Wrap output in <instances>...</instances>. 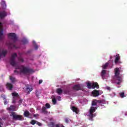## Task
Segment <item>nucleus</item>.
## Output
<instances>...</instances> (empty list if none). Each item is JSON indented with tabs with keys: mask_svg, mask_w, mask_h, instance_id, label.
<instances>
[{
	"mask_svg": "<svg viewBox=\"0 0 127 127\" xmlns=\"http://www.w3.org/2000/svg\"><path fill=\"white\" fill-rule=\"evenodd\" d=\"M120 68H121V67H116L114 68L115 76L116 77V82L117 84H120L123 81L121 76H120Z\"/></svg>",
	"mask_w": 127,
	"mask_h": 127,
	"instance_id": "nucleus-1",
	"label": "nucleus"
},
{
	"mask_svg": "<svg viewBox=\"0 0 127 127\" xmlns=\"http://www.w3.org/2000/svg\"><path fill=\"white\" fill-rule=\"evenodd\" d=\"M18 68L20 69V72L23 74H28L34 71L32 68H30V67L25 66V65H21L20 67L18 66Z\"/></svg>",
	"mask_w": 127,
	"mask_h": 127,
	"instance_id": "nucleus-2",
	"label": "nucleus"
},
{
	"mask_svg": "<svg viewBox=\"0 0 127 127\" xmlns=\"http://www.w3.org/2000/svg\"><path fill=\"white\" fill-rule=\"evenodd\" d=\"M8 36L10 37L11 38L12 40H13V43L9 42L8 45L11 48H17V47L14 45V43L16 42L17 40V38L16 37V35L15 33H9L8 34Z\"/></svg>",
	"mask_w": 127,
	"mask_h": 127,
	"instance_id": "nucleus-3",
	"label": "nucleus"
},
{
	"mask_svg": "<svg viewBox=\"0 0 127 127\" xmlns=\"http://www.w3.org/2000/svg\"><path fill=\"white\" fill-rule=\"evenodd\" d=\"M97 107H94V106L92 105L90 107V109L89 110V120L93 121L94 117H95L96 115L94 114V113L95 112L96 110H97Z\"/></svg>",
	"mask_w": 127,
	"mask_h": 127,
	"instance_id": "nucleus-4",
	"label": "nucleus"
},
{
	"mask_svg": "<svg viewBox=\"0 0 127 127\" xmlns=\"http://www.w3.org/2000/svg\"><path fill=\"white\" fill-rule=\"evenodd\" d=\"M17 57V54L16 53H14L11 55V56L10 58V64L13 66H15L16 65V63H15V58Z\"/></svg>",
	"mask_w": 127,
	"mask_h": 127,
	"instance_id": "nucleus-5",
	"label": "nucleus"
},
{
	"mask_svg": "<svg viewBox=\"0 0 127 127\" xmlns=\"http://www.w3.org/2000/svg\"><path fill=\"white\" fill-rule=\"evenodd\" d=\"M10 116L12 117L13 120L16 121V120H19V121H21L22 119V116L21 115H17L15 112H11L10 114Z\"/></svg>",
	"mask_w": 127,
	"mask_h": 127,
	"instance_id": "nucleus-6",
	"label": "nucleus"
},
{
	"mask_svg": "<svg viewBox=\"0 0 127 127\" xmlns=\"http://www.w3.org/2000/svg\"><path fill=\"white\" fill-rule=\"evenodd\" d=\"M87 85L88 88L89 89L99 88V85L98 82H93V83L88 82L87 84Z\"/></svg>",
	"mask_w": 127,
	"mask_h": 127,
	"instance_id": "nucleus-7",
	"label": "nucleus"
},
{
	"mask_svg": "<svg viewBox=\"0 0 127 127\" xmlns=\"http://www.w3.org/2000/svg\"><path fill=\"white\" fill-rule=\"evenodd\" d=\"M105 101L104 100H97V99H95V100H93L92 102V105L94 106H95L97 105V103H99V104H104Z\"/></svg>",
	"mask_w": 127,
	"mask_h": 127,
	"instance_id": "nucleus-8",
	"label": "nucleus"
},
{
	"mask_svg": "<svg viewBox=\"0 0 127 127\" xmlns=\"http://www.w3.org/2000/svg\"><path fill=\"white\" fill-rule=\"evenodd\" d=\"M7 15V12L5 10H2V11H0V18L1 19H3Z\"/></svg>",
	"mask_w": 127,
	"mask_h": 127,
	"instance_id": "nucleus-9",
	"label": "nucleus"
},
{
	"mask_svg": "<svg viewBox=\"0 0 127 127\" xmlns=\"http://www.w3.org/2000/svg\"><path fill=\"white\" fill-rule=\"evenodd\" d=\"M116 64H117L118 63H121V57L119 55V54H117V55H116V58L114 61Z\"/></svg>",
	"mask_w": 127,
	"mask_h": 127,
	"instance_id": "nucleus-10",
	"label": "nucleus"
},
{
	"mask_svg": "<svg viewBox=\"0 0 127 127\" xmlns=\"http://www.w3.org/2000/svg\"><path fill=\"white\" fill-rule=\"evenodd\" d=\"M92 94L93 96L94 97H96L97 96H99L100 95V91L99 90H97V89H94L92 92Z\"/></svg>",
	"mask_w": 127,
	"mask_h": 127,
	"instance_id": "nucleus-11",
	"label": "nucleus"
},
{
	"mask_svg": "<svg viewBox=\"0 0 127 127\" xmlns=\"http://www.w3.org/2000/svg\"><path fill=\"white\" fill-rule=\"evenodd\" d=\"M107 73V70H105V69L103 68L101 72V76L103 79H105L106 77V74Z\"/></svg>",
	"mask_w": 127,
	"mask_h": 127,
	"instance_id": "nucleus-12",
	"label": "nucleus"
},
{
	"mask_svg": "<svg viewBox=\"0 0 127 127\" xmlns=\"http://www.w3.org/2000/svg\"><path fill=\"white\" fill-rule=\"evenodd\" d=\"M6 88L9 89V90H12V88H13V85L12 83H10L9 82H7L6 84Z\"/></svg>",
	"mask_w": 127,
	"mask_h": 127,
	"instance_id": "nucleus-13",
	"label": "nucleus"
},
{
	"mask_svg": "<svg viewBox=\"0 0 127 127\" xmlns=\"http://www.w3.org/2000/svg\"><path fill=\"white\" fill-rule=\"evenodd\" d=\"M73 89L74 90H76V91L81 90V89H82L80 84H76L75 85H74Z\"/></svg>",
	"mask_w": 127,
	"mask_h": 127,
	"instance_id": "nucleus-14",
	"label": "nucleus"
},
{
	"mask_svg": "<svg viewBox=\"0 0 127 127\" xmlns=\"http://www.w3.org/2000/svg\"><path fill=\"white\" fill-rule=\"evenodd\" d=\"M16 107L14 105H10V107L6 108L8 111H15Z\"/></svg>",
	"mask_w": 127,
	"mask_h": 127,
	"instance_id": "nucleus-15",
	"label": "nucleus"
},
{
	"mask_svg": "<svg viewBox=\"0 0 127 127\" xmlns=\"http://www.w3.org/2000/svg\"><path fill=\"white\" fill-rule=\"evenodd\" d=\"M24 116L25 117H29V118H31V114H30L29 111L28 110H26L24 113Z\"/></svg>",
	"mask_w": 127,
	"mask_h": 127,
	"instance_id": "nucleus-16",
	"label": "nucleus"
},
{
	"mask_svg": "<svg viewBox=\"0 0 127 127\" xmlns=\"http://www.w3.org/2000/svg\"><path fill=\"white\" fill-rule=\"evenodd\" d=\"M41 113H43L44 114H48V111H47V110H46V106L45 107L43 106V107L42 108Z\"/></svg>",
	"mask_w": 127,
	"mask_h": 127,
	"instance_id": "nucleus-17",
	"label": "nucleus"
},
{
	"mask_svg": "<svg viewBox=\"0 0 127 127\" xmlns=\"http://www.w3.org/2000/svg\"><path fill=\"white\" fill-rule=\"evenodd\" d=\"M56 92L57 93H58V94H59V95H61V94H62L63 92V89H62V88H57Z\"/></svg>",
	"mask_w": 127,
	"mask_h": 127,
	"instance_id": "nucleus-18",
	"label": "nucleus"
},
{
	"mask_svg": "<svg viewBox=\"0 0 127 127\" xmlns=\"http://www.w3.org/2000/svg\"><path fill=\"white\" fill-rule=\"evenodd\" d=\"M33 88L32 87H30L29 86H27L26 87V91H27V93L29 94L31 91H32Z\"/></svg>",
	"mask_w": 127,
	"mask_h": 127,
	"instance_id": "nucleus-19",
	"label": "nucleus"
},
{
	"mask_svg": "<svg viewBox=\"0 0 127 127\" xmlns=\"http://www.w3.org/2000/svg\"><path fill=\"white\" fill-rule=\"evenodd\" d=\"M71 109V110H72V111L73 112H75V113H76V114H77V113H78V108H77L75 106H72Z\"/></svg>",
	"mask_w": 127,
	"mask_h": 127,
	"instance_id": "nucleus-20",
	"label": "nucleus"
},
{
	"mask_svg": "<svg viewBox=\"0 0 127 127\" xmlns=\"http://www.w3.org/2000/svg\"><path fill=\"white\" fill-rule=\"evenodd\" d=\"M1 5H2L3 8H6V4L5 0H1Z\"/></svg>",
	"mask_w": 127,
	"mask_h": 127,
	"instance_id": "nucleus-21",
	"label": "nucleus"
},
{
	"mask_svg": "<svg viewBox=\"0 0 127 127\" xmlns=\"http://www.w3.org/2000/svg\"><path fill=\"white\" fill-rule=\"evenodd\" d=\"M2 23L0 22V38L3 35V29L1 27Z\"/></svg>",
	"mask_w": 127,
	"mask_h": 127,
	"instance_id": "nucleus-22",
	"label": "nucleus"
},
{
	"mask_svg": "<svg viewBox=\"0 0 127 127\" xmlns=\"http://www.w3.org/2000/svg\"><path fill=\"white\" fill-rule=\"evenodd\" d=\"M7 54V50H3L1 52V56H3V57H5Z\"/></svg>",
	"mask_w": 127,
	"mask_h": 127,
	"instance_id": "nucleus-23",
	"label": "nucleus"
},
{
	"mask_svg": "<svg viewBox=\"0 0 127 127\" xmlns=\"http://www.w3.org/2000/svg\"><path fill=\"white\" fill-rule=\"evenodd\" d=\"M9 78L12 83H14L17 80H16L15 77H14L13 76H9Z\"/></svg>",
	"mask_w": 127,
	"mask_h": 127,
	"instance_id": "nucleus-24",
	"label": "nucleus"
},
{
	"mask_svg": "<svg viewBox=\"0 0 127 127\" xmlns=\"http://www.w3.org/2000/svg\"><path fill=\"white\" fill-rule=\"evenodd\" d=\"M109 64V63H106L104 64H103L102 65L103 68L104 69V70H106V68H107Z\"/></svg>",
	"mask_w": 127,
	"mask_h": 127,
	"instance_id": "nucleus-25",
	"label": "nucleus"
},
{
	"mask_svg": "<svg viewBox=\"0 0 127 127\" xmlns=\"http://www.w3.org/2000/svg\"><path fill=\"white\" fill-rule=\"evenodd\" d=\"M12 96H13V98H15V97H18V96H19L17 92H13L12 93Z\"/></svg>",
	"mask_w": 127,
	"mask_h": 127,
	"instance_id": "nucleus-26",
	"label": "nucleus"
},
{
	"mask_svg": "<svg viewBox=\"0 0 127 127\" xmlns=\"http://www.w3.org/2000/svg\"><path fill=\"white\" fill-rule=\"evenodd\" d=\"M36 96L39 98L40 95L41 94V91H38V90H36Z\"/></svg>",
	"mask_w": 127,
	"mask_h": 127,
	"instance_id": "nucleus-27",
	"label": "nucleus"
},
{
	"mask_svg": "<svg viewBox=\"0 0 127 127\" xmlns=\"http://www.w3.org/2000/svg\"><path fill=\"white\" fill-rule=\"evenodd\" d=\"M18 61L21 63H23V62H24V59L22 57H19V58H18Z\"/></svg>",
	"mask_w": 127,
	"mask_h": 127,
	"instance_id": "nucleus-28",
	"label": "nucleus"
},
{
	"mask_svg": "<svg viewBox=\"0 0 127 127\" xmlns=\"http://www.w3.org/2000/svg\"><path fill=\"white\" fill-rule=\"evenodd\" d=\"M22 42L23 43V44H27V43H28V40H27V39H26L25 38L22 39Z\"/></svg>",
	"mask_w": 127,
	"mask_h": 127,
	"instance_id": "nucleus-29",
	"label": "nucleus"
},
{
	"mask_svg": "<svg viewBox=\"0 0 127 127\" xmlns=\"http://www.w3.org/2000/svg\"><path fill=\"white\" fill-rule=\"evenodd\" d=\"M45 107L47 109H49L51 108V106L50 104H49V103H46Z\"/></svg>",
	"mask_w": 127,
	"mask_h": 127,
	"instance_id": "nucleus-30",
	"label": "nucleus"
},
{
	"mask_svg": "<svg viewBox=\"0 0 127 127\" xmlns=\"http://www.w3.org/2000/svg\"><path fill=\"white\" fill-rule=\"evenodd\" d=\"M120 95L122 98H124V97H126V95H125V92H121L120 93Z\"/></svg>",
	"mask_w": 127,
	"mask_h": 127,
	"instance_id": "nucleus-31",
	"label": "nucleus"
},
{
	"mask_svg": "<svg viewBox=\"0 0 127 127\" xmlns=\"http://www.w3.org/2000/svg\"><path fill=\"white\" fill-rule=\"evenodd\" d=\"M71 120L69 119V118H65V123H66V124H68L69 122H71Z\"/></svg>",
	"mask_w": 127,
	"mask_h": 127,
	"instance_id": "nucleus-32",
	"label": "nucleus"
},
{
	"mask_svg": "<svg viewBox=\"0 0 127 127\" xmlns=\"http://www.w3.org/2000/svg\"><path fill=\"white\" fill-rule=\"evenodd\" d=\"M53 104L55 105L57 103L56 98H53L52 99Z\"/></svg>",
	"mask_w": 127,
	"mask_h": 127,
	"instance_id": "nucleus-33",
	"label": "nucleus"
},
{
	"mask_svg": "<svg viewBox=\"0 0 127 127\" xmlns=\"http://www.w3.org/2000/svg\"><path fill=\"white\" fill-rule=\"evenodd\" d=\"M69 91L68 89H65L64 91V94H67L68 93H69Z\"/></svg>",
	"mask_w": 127,
	"mask_h": 127,
	"instance_id": "nucleus-34",
	"label": "nucleus"
},
{
	"mask_svg": "<svg viewBox=\"0 0 127 127\" xmlns=\"http://www.w3.org/2000/svg\"><path fill=\"white\" fill-rule=\"evenodd\" d=\"M37 123V121L36 120H32L30 122V123L32 124V125H35V124H36Z\"/></svg>",
	"mask_w": 127,
	"mask_h": 127,
	"instance_id": "nucleus-35",
	"label": "nucleus"
},
{
	"mask_svg": "<svg viewBox=\"0 0 127 127\" xmlns=\"http://www.w3.org/2000/svg\"><path fill=\"white\" fill-rule=\"evenodd\" d=\"M1 97H2L3 100H5V99H6V96L4 94H2L1 95Z\"/></svg>",
	"mask_w": 127,
	"mask_h": 127,
	"instance_id": "nucleus-36",
	"label": "nucleus"
},
{
	"mask_svg": "<svg viewBox=\"0 0 127 127\" xmlns=\"http://www.w3.org/2000/svg\"><path fill=\"white\" fill-rule=\"evenodd\" d=\"M22 99H20L19 101H18V105L19 106H20V105H21V104L22 103Z\"/></svg>",
	"mask_w": 127,
	"mask_h": 127,
	"instance_id": "nucleus-37",
	"label": "nucleus"
},
{
	"mask_svg": "<svg viewBox=\"0 0 127 127\" xmlns=\"http://www.w3.org/2000/svg\"><path fill=\"white\" fill-rule=\"evenodd\" d=\"M39 47L38 46V45H37V44L36 43V44L35 45V49H36V50H37V49H38Z\"/></svg>",
	"mask_w": 127,
	"mask_h": 127,
	"instance_id": "nucleus-38",
	"label": "nucleus"
},
{
	"mask_svg": "<svg viewBox=\"0 0 127 127\" xmlns=\"http://www.w3.org/2000/svg\"><path fill=\"white\" fill-rule=\"evenodd\" d=\"M57 99H58V100L61 101L62 99L61 96H57Z\"/></svg>",
	"mask_w": 127,
	"mask_h": 127,
	"instance_id": "nucleus-39",
	"label": "nucleus"
},
{
	"mask_svg": "<svg viewBox=\"0 0 127 127\" xmlns=\"http://www.w3.org/2000/svg\"><path fill=\"white\" fill-rule=\"evenodd\" d=\"M4 105H6L7 104H8V102H7L6 99H5L4 102Z\"/></svg>",
	"mask_w": 127,
	"mask_h": 127,
	"instance_id": "nucleus-40",
	"label": "nucleus"
},
{
	"mask_svg": "<svg viewBox=\"0 0 127 127\" xmlns=\"http://www.w3.org/2000/svg\"><path fill=\"white\" fill-rule=\"evenodd\" d=\"M43 82V80L42 79H40L39 81V84H41V83H42Z\"/></svg>",
	"mask_w": 127,
	"mask_h": 127,
	"instance_id": "nucleus-41",
	"label": "nucleus"
},
{
	"mask_svg": "<svg viewBox=\"0 0 127 127\" xmlns=\"http://www.w3.org/2000/svg\"><path fill=\"white\" fill-rule=\"evenodd\" d=\"M33 45L34 46L35 48V45H36V42H35V41H33Z\"/></svg>",
	"mask_w": 127,
	"mask_h": 127,
	"instance_id": "nucleus-42",
	"label": "nucleus"
},
{
	"mask_svg": "<svg viewBox=\"0 0 127 127\" xmlns=\"http://www.w3.org/2000/svg\"><path fill=\"white\" fill-rule=\"evenodd\" d=\"M56 127H60V124H56Z\"/></svg>",
	"mask_w": 127,
	"mask_h": 127,
	"instance_id": "nucleus-43",
	"label": "nucleus"
},
{
	"mask_svg": "<svg viewBox=\"0 0 127 127\" xmlns=\"http://www.w3.org/2000/svg\"><path fill=\"white\" fill-rule=\"evenodd\" d=\"M14 72H17V73H19V71H17V70L16 69L14 70Z\"/></svg>",
	"mask_w": 127,
	"mask_h": 127,
	"instance_id": "nucleus-44",
	"label": "nucleus"
},
{
	"mask_svg": "<svg viewBox=\"0 0 127 127\" xmlns=\"http://www.w3.org/2000/svg\"><path fill=\"white\" fill-rule=\"evenodd\" d=\"M2 126H3L2 122H0V127H2Z\"/></svg>",
	"mask_w": 127,
	"mask_h": 127,
	"instance_id": "nucleus-45",
	"label": "nucleus"
},
{
	"mask_svg": "<svg viewBox=\"0 0 127 127\" xmlns=\"http://www.w3.org/2000/svg\"><path fill=\"white\" fill-rule=\"evenodd\" d=\"M37 124L38 125V126H41V123L40 122H37Z\"/></svg>",
	"mask_w": 127,
	"mask_h": 127,
	"instance_id": "nucleus-46",
	"label": "nucleus"
},
{
	"mask_svg": "<svg viewBox=\"0 0 127 127\" xmlns=\"http://www.w3.org/2000/svg\"><path fill=\"white\" fill-rule=\"evenodd\" d=\"M0 52H1V49L0 48V57L1 56V54L0 53Z\"/></svg>",
	"mask_w": 127,
	"mask_h": 127,
	"instance_id": "nucleus-47",
	"label": "nucleus"
},
{
	"mask_svg": "<svg viewBox=\"0 0 127 127\" xmlns=\"http://www.w3.org/2000/svg\"><path fill=\"white\" fill-rule=\"evenodd\" d=\"M34 117H37V115L36 114L33 115Z\"/></svg>",
	"mask_w": 127,
	"mask_h": 127,
	"instance_id": "nucleus-48",
	"label": "nucleus"
},
{
	"mask_svg": "<svg viewBox=\"0 0 127 127\" xmlns=\"http://www.w3.org/2000/svg\"><path fill=\"white\" fill-rule=\"evenodd\" d=\"M16 102V100H13V103H15Z\"/></svg>",
	"mask_w": 127,
	"mask_h": 127,
	"instance_id": "nucleus-49",
	"label": "nucleus"
},
{
	"mask_svg": "<svg viewBox=\"0 0 127 127\" xmlns=\"http://www.w3.org/2000/svg\"><path fill=\"white\" fill-rule=\"evenodd\" d=\"M125 115H126V116H127V112L125 113Z\"/></svg>",
	"mask_w": 127,
	"mask_h": 127,
	"instance_id": "nucleus-50",
	"label": "nucleus"
},
{
	"mask_svg": "<svg viewBox=\"0 0 127 127\" xmlns=\"http://www.w3.org/2000/svg\"><path fill=\"white\" fill-rule=\"evenodd\" d=\"M62 127H65V126H64V125H63V124H62Z\"/></svg>",
	"mask_w": 127,
	"mask_h": 127,
	"instance_id": "nucleus-51",
	"label": "nucleus"
},
{
	"mask_svg": "<svg viewBox=\"0 0 127 127\" xmlns=\"http://www.w3.org/2000/svg\"><path fill=\"white\" fill-rule=\"evenodd\" d=\"M108 89H110V87H108Z\"/></svg>",
	"mask_w": 127,
	"mask_h": 127,
	"instance_id": "nucleus-52",
	"label": "nucleus"
}]
</instances>
